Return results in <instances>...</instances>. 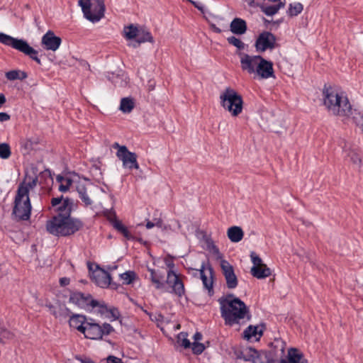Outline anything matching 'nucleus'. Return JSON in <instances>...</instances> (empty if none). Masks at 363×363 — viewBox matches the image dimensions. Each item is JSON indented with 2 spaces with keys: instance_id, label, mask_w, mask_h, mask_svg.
I'll list each match as a JSON object with an SVG mask.
<instances>
[{
  "instance_id": "de8ad7c7",
  "label": "nucleus",
  "mask_w": 363,
  "mask_h": 363,
  "mask_svg": "<svg viewBox=\"0 0 363 363\" xmlns=\"http://www.w3.org/2000/svg\"><path fill=\"white\" fill-rule=\"evenodd\" d=\"M112 147L118 150V151L116 152V156L118 158L128 150V148L126 146L120 145L118 143H113L112 145Z\"/></svg>"
},
{
  "instance_id": "423d86ee",
  "label": "nucleus",
  "mask_w": 363,
  "mask_h": 363,
  "mask_svg": "<svg viewBox=\"0 0 363 363\" xmlns=\"http://www.w3.org/2000/svg\"><path fill=\"white\" fill-rule=\"evenodd\" d=\"M220 106L228 111L232 116L236 117L240 114L243 108L242 96L235 89L227 87L220 96Z\"/></svg>"
},
{
  "instance_id": "c85d7f7f",
  "label": "nucleus",
  "mask_w": 363,
  "mask_h": 363,
  "mask_svg": "<svg viewBox=\"0 0 363 363\" xmlns=\"http://www.w3.org/2000/svg\"><path fill=\"white\" fill-rule=\"evenodd\" d=\"M260 326L262 327V329L258 331V326L249 325L243 333L244 337L247 340H250L253 337H256L257 334L259 337L262 336L263 329L265 328V325L264 324H261Z\"/></svg>"
},
{
  "instance_id": "7ed1b4c3",
  "label": "nucleus",
  "mask_w": 363,
  "mask_h": 363,
  "mask_svg": "<svg viewBox=\"0 0 363 363\" xmlns=\"http://www.w3.org/2000/svg\"><path fill=\"white\" fill-rule=\"evenodd\" d=\"M323 104L329 112L335 116H346L352 113V106L347 96L332 87L323 90Z\"/></svg>"
},
{
  "instance_id": "5fc2aeb1",
  "label": "nucleus",
  "mask_w": 363,
  "mask_h": 363,
  "mask_svg": "<svg viewBox=\"0 0 363 363\" xmlns=\"http://www.w3.org/2000/svg\"><path fill=\"white\" fill-rule=\"evenodd\" d=\"M76 359H77L78 361H79L81 363H94V361H92L90 358L89 357H82L80 356H77L76 357Z\"/></svg>"
},
{
  "instance_id": "4be33fe9",
  "label": "nucleus",
  "mask_w": 363,
  "mask_h": 363,
  "mask_svg": "<svg viewBox=\"0 0 363 363\" xmlns=\"http://www.w3.org/2000/svg\"><path fill=\"white\" fill-rule=\"evenodd\" d=\"M138 156L135 152H132L128 150L118 157L123 162V166L129 169H138L139 164L137 161Z\"/></svg>"
},
{
  "instance_id": "b1692460",
  "label": "nucleus",
  "mask_w": 363,
  "mask_h": 363,
  "mask_svg": "<svg viewBox=\"0 0 363 363\" xmlns=\"http://www.w3.org/2000/svg\"><path fill=\"white\" fill-rule=\"evenodd\" d=\"M46 306L49 308L50 312L57 318L65 319L71 314L69 309L62 304H58L57 306L47 304Z\"/></svg>"
},
{
  "instance_id": "052dcab7",
  "label": "nucleus",
  "mask_w": 363,
  "mask_h": 363,
  "mask_svg": "<svg viewBox=\"0 0 363 363\" xmlns=\"http://www.w3.org/2000/svg\"><path fill=\"white\" fill-rule=\"evenodd\" d=\"M61 286H67L69 284V279L63 277L60 279Z\"/></svg>"
},
{
  "instance_id": "412c9836",
  "label": "nucleus",
  "mask_w": 363,
  "mask_h": 363,
  "mask_svg": "<svg viewBox=\"0 0 363 363\" xmlns=\"http://www.w3.org/2000/svg\"><path fill=\"white\" fill-rule=\"evenodd\" d=\"M242 354L245 361H251L252 363H267L263 350L248 347Z\"/></svg>"
},
{
  "instance_id": "393cba45",
  "label": "nucleus",
  "mask_w": 363,
  "mask_h": 363,
  "mask_svg": "<svg viewBox=\"0 0 363 363\" xmlns=\"http://www.w3.org/2000/svg\"><path fill=\"white\" fill-rule=\"evenodd\" d=\"M69 323L70 327L76 328L81 333H83L84 330V326L86 324L87 320L85 315H78V314H72L69 315Z\"/></svg>"
},
{
  "instance_id": "bb28decb",
  "label": "nucleus",
  "mask_w": 363,
  "mask_h": 363,
  "mask_svg": "<svg viewBox=\"0 0 363 363\" xmlns=\"http://www.w3.org/2000/svg\"><path fill=\"white\" fill-rule=\"evenodd\" d=\"M250 273L254 277L262 279L271 275V269L264 264L259 267H252Z\"/></svg>"
},
{
  "instance_id": "72a5a7b5",
  "label": "nucleus",
  "mask_w": 363,
  "mask_h": 363,
  "mask_svg": "<svg viewBox=\"0 0 363 363\" xmlns=\"http://www.w3.org/2000/svg\"><path fill=\"white\" fill-rule=\"evenodd\" d=\"M125 37L127 39H133L136 36L140 35V31L134 25L131 24L124 28Z\"/></svg>"
},
{
  "instance_id": "864d4df0",
  "label": "nucleus",
  "mask_w": 363,
  "mask_h": 363,
  "mask_svg": "<svg viewBox=\"0 0 363 363\" xmlns=\"http://www.w3.org/2000/svg\"><path fill=\"white\" fill-rule=\"evenodd\" d=\"M11 116L5 112H0V122H5L9 121Z\"/></svg>"
},
{
  "instance_id": "f3484780",
  "label": "nucleus",
  "mask_w": 363,
  "mask_h": 363,
  "mask_svg": "<svg viewBox=\"0 0 363 363\" xmlns=\"http://www.w3.org/2000/svg\"><path fill=\"white\" fill-rule=\"evenodd\" d=\"M257 77L259 79H268L274 77L273 63L271 61L265 60L262 56L259 58L257 69L255 73V78Z\"/></svg>"
},
{
  "instance_id": "58836bf2",
  "label": "nucleus",
  "mask_w": 363,
  "mask_h": 363,
  "mask_svg": "<svg viewBox=\"0 0 363 363\" xmlns=\"http://www.w3.org/2000/svg\"><path fill=\"white\" fill-rule=\"evenodd\" d=\"M227 40L229 44L234 45L240 50H242L245 49V43L240 40L239 38L235 37V36H230L227 38Z\"/></svg>"
},
{
  "instance_id": "aec40b11",
  "label": "nucleus",
  "mask_w": 363,
  "mask_h": 363,
  "mask_svg": "<svg viewBox=\"0 0 363 363\" xmlns=\"http://www.w3.org/2000/svg\"><path fill=\"white\" fill-rule=\"evenodd\" d=\"M82 333L85 337L92 340H99L103 337L101 326L94 323L93 319H90V321L86 322Z\"/></svg>"
},
{
  "instance_id": "2f4dec72",
  "label": "nucleus",
  "mask_w": 363,
  "mask_h": 363,
  "mask_svg": "<svg viewBox=\"0 0 363 363\" xmlns=\"http://www.w3.org/2000/svg\"><path fill=\"white\" fill-rule=\"evenodd\" d=\"M27 77V73L21 70H11L6 73V77L10 81H13L16 79L23 80L26 79Z\"/></svg>"
},
{
  "instance_id": "f704fd0d",
  "label": "nucleus",
  "mask_w": 363,
  "mask_h": 363,
  "mask_svg": "<svg viewBox=\"0 0 363 363\" xmlns=\"http://www.w3.org/2000/svg\"><path fill=\"white\" fill-rule=\"evenodd\" d=\"M140 31L141 35H138L137 43L140 44L145 42H154L153 37L149 31L146 30L145 29H140Z\"/></svg>"
},
{
  "instance_id": "bf43d9fd",
  "label": "nucleus",
  "mask_w": 363,
  "mask_h": 363,
  "mask_svg": "<svg viewBox=\"0 0 363 363\" xmlns=\"http://www.w3.org/2000/svg\"><path fill=\"white\" fill-rule=\"evenodd\" d=\"M96 4L93 7L91 8V13L92 15H98L99 13V4L97 3H96Z\"/></svg>"
},
{
  "instance_id": "3c124183",
  "label": "nucleus",
  "mask_w": 363,
  "mask_h": 363,
  "mask_svg": "<svg viewBox=\"0 0 363 363\" xmlns=\"http://www.w3.org/2000/svg\"><path fill=\"white\" fill-rule=\"evenodd\" d=\"M353 121L356 123L357 125L359 126L363 131V115L359 113V116H353Z\"/></svg>"
},
{
  "instance_id": "20e7f679",
  "label": "nucleus",
  "mask_w": 363,
  "mask_h": 363,
  "mask_svg": "<svg viewBox=\"0 0 363 363\" xmlns=\"http://www.w3.org/2000/svg\"><path fill=\"white\" fill-rule=\"evenodd\" d=\"M150 273V280L155 285L156 289H162L167 283L172 289V292L178 296H182L185 293L184 286L179 278L174 271L169 269L167 273V280L164 282V272L160 270L148 269Z\"/></svg>"
},
{
  "instance_id": "0e129e2a",
  "label": "nucleus",
  "mask_w": 363,
  "mask_h": 363,
  "mask_svg": "<svg viewBox=\"0 0 363 363\" xmlns=\"http://www.w3.org/2000/svg\"><path fill=\"white\" fill-rule=\"evenodd\" d=\"M202 338V335L200 333H196L194 335V339L195 340V342L198 341V340H201Z\"/></svg>"
},
{
  "instance_id": "9d476101",
  "label": "nucleus",
  "mask_w": 363,
  "mask_h": 363,
  "mask_svg": "<svg viewBox=\"0 0 363 363\" xmlns=\"http://www.w3.org/2000/svg\"><path fill=\"white\" fill-rule=\"evenodd\" d=\"M276 40L277 38L274 34L264 31L258 35L255 47L259 52H263L267 50H273L277 46Z\"/></svg>"
},
{
  "instance_id": "a878e982",
  "label": "nucleus",
  "mask_w": 363,
  "mask_h": 363,
  "mask_svg": "<svg viewBox=\"0 0 363 363\" xmlns=\"http://www.w3.org/2000/svg\"><path fill=\"white\" fill-rule=\"evenodd\" d=\"M230 31L236 35H242L247 31V23L245 20L235 18H234L230 25Z\"/></svg>"
},
{
  "instance_id": "a18cd8bd",
  "label": "nucleus",
  "mask_w": 363,
  "mask_h": 363,
  "mask_svg": "<svg viewBox=\"0 0 363 363\" xmlns=\"http://www.w3.org/2000/svg\"><path fill=\"white\" fill-rule=\"evenodd\" d=\"M250 257L252 262L253 263L252 267H259L264 264L262 262V259L255 252H251Z\"/></svg>"
},
{
  "instance_id": "4c0bfd02",
  "label": "nucleus",
  "mask_w": 363,
  "mask_h": 363,
  "mask_svg": "<svg viewBox=\"0 0 363 363\" xmlns=\"http://www.w3.org/2000/svg\"><path fill=\"white\" fill-rule=\"evenodd\" d=\"M121 278L123 280V284H130L136 278V274L133 271H128L120 275Z\"/></svg>"
},
{
  "instance_id": "69168bd1",
  "label": "nucleus",
  "mask_w": 363,
  "mask_h": 363,
  "mask_svg": "<svg viewBox=\"0 0 363 363\" xmlns=\"http://www.w3.org/2000/svg\"><path fill=\"white\" fill-rule=\"evenodd\" d=\"M111 313L112 315V316L115 318H118V311L117 309H112L111 310Z\"/></svg>"
},
{
  "instance_id": "a211bd4d",
  "label": "nucleus",
  "mask_w": 363,
  "mask_h": 363,
  "mask_svg": "<svg viewBox=\"0 0 363 363\" xmlns=\"http://www.w3.org/2000/svg\"><path fill=\"white\" fill-rule=\"evenodd\" d=\"M62 43V39L55 35L54 32L48 30L41 39V44L46 50L56 51Z\"/></svg>"
},
{
  "instance_id": "473e14b6",
  "label": "nucleus",
  "mask_w": 363,
  "mask_h": 363,
  "mask_svg": "<svg viewBox=\"0 0 363 363\" xmlns=\"http://www.w3.org/2000/svg\"><path fill=\"white\" fill-rule=\"evenodd\" d=\"M134 108V101L130 98H123L121 101L120 110L125 113H128L132 111Z\"/></svg>"
},
{
  "instance_id": "774afa93",
  "label": "nucleus",
  "mask_w": 363,
  "mask_h": 363,
  "mask_svg": "<svg viewBox=\"0 0 363 363\" xmlns=\"http://www.w3.org/2000/svg\"><path fill=\"white\" fill-rule=\"evenodd\" d=\"M109 286L113 289H118V288L120 286V285L115 282L111 281V284L109 285Z\"/></svg>"
},
{
  "instance_id": "6ab92c4d",
  "label": "nucleus",
  "mask_w": 363,
  "mask_h": 363,
  "mask_svg": "<svg viewBox=\"0 0 363 363\" xmlns=\"http://www.w3.org/2000/svg\"><path fill=\"white\" fill-rule=\"evenodd\" d=\"M92 279L101 288H107L111 284V277L106 270L100 268L98 265L92 272Z\"/></svg>"
},
{
  "instance_id": "79ce46f5",
  "label": "nucleus",
  "mask_w": 363,
  "mask_h": 363,
  "mask_svg": "<svg viewBox=\"0 0 363 363\" xmlns=\"http://www.w3.org/2000/svg\"><path fill=\"white\" fill-rule=\"evenodd\" d=\"M347 157H350V161L352 163L358 164L360 167L362 160L356 152H354V150L349 151V152L347 153Z\"/></svg>"
},
{
  "instance_id": "1a4fd4ad",
  "label": "nucleus",
  "mask_w": 363,
  "mask_h": 363,
  "mask_svg": "<svg viewBox=\"0 0 363 363\" xmlns=\"http://www.w3.org/2000/svg\"><path fill=\"white\" fill-rule=\"evenodd\" d=\"M96 3L99 4V13L92 15L91 0H79V4L82 7L84 17L92 23L98 22L104 16L105 4L104 0H96Z\"/></svg>"
},
{
  "instance_id": "e433bc0d",
  "label": "nucleus",
  "mask_w": 363,
  "mask_h": 363,
  "mask_svg": "<svg viewBox=\"0 0 363 363\" xmlns=\"http://www.w3.org/2000/svg\"><path fill=\"white\" fill-rule=\"evenodd\" d=\"M14 338L15 334L6 328H4L0 337V342L6 343L9 341L13 340Z\"/></svg>"
},
{
  "instance_id": "0eeeda50",
  "label": "nucleus",
  "mask_w": 363,
  "mask_h": 363,
  "mask_svg": "<svg viewBox=\"0 0 363 363\" xmlns=\"http://www.w3.org/2000/svg\"><path fill=\"white\" fill-rule=\"evenodd\" d=\"M0 43L24 53L38 64L41 65V61L38 57V51L30 47L26 40L17 39L4 33H0Z\"/></svg>"
},
{
  "instance_id": "8fccbe9b",
  "label": "nucleus",
  "mask_w": 363,
  "mask_h": 363,
  "mask_svg": "<svg viewBox=\"0 0 363 363\" xmlns=\"http://www.w3.org/2000/svg\"><path fill=\"white\" fill-rule=\"evenodd\" d=\"M114 330L113 328L109 323H104L101 326V332L104 335H109Z\"/></svg>"
},
{
  "instance_id": "c03bdc74",
  "label": "nucleus",
  "mask_w": 363,
  "mask_h": 363,
  "mask_svg": "<svg viewBox=\"0 0 363 363\" xmlns=\"http://www.w3.org/2000/svg\"><path fill=\"white\" fill-rule=\"evenodd\" d=\"M192 352L195 354H201L205 350L203 344L194 342L191 344Z\"/></svg>"
},
{
  "instance_id": "2eb2a0df",
  "label": "nucleus",
  "mask_w": 363,
  "mask_h": 363,
  "mask_svg": "<svg viewBox=\"0 0 363 363\" xmlns=\"http://www.w3.org/2000/svg\"><path fill=\"white\" fill-rule=\"evenodd\" d=\"M220 268L225 277L227 287L231 289L236 288L238 281L234 272L233 267L228 261L222 259L220 262Z\"/></svg>"
},
{
  "instance_id": "f8f14e48",
  "label": "nucleus",
  "mask_w": 363,
  "mask_h": 363,
  "mask_svg": "<svg viewBox=\"0 0 363 363\" xmlns=\"http://www.w3.org/2000/svg\"><path fill=\"white\" fill-rule=\"evenodd\" d=\"M196 274L199 275V278L202 280L203 286L208 290L209 296H212L214 293L213 291V269L208 264L206 268L205 263H202L201 269L196 270Z\"/></svg>"
},
{
  "instance_id": "f257e3e1",
  "label": "nucleus",
  "mask_w": 363,
  "mask_h": 363,
  "mask_svg": "<svg viewBox=\"0 0 363 363\" xmlns=\"http://www.w3.org/2000/svg\"><path fill=\"white\" fill-rule=\"evenodd\" d=\"M72 206V199H63V203L57 208V214L46 222V230L49 233L57 237H67L83 228L84 223L81 220L71 217Z\"/></svg>"
},
{
  "instance_id": "e2e57ef3",
  "label": "nucleus",
  "mask_w": 363,
  "mask_h": 363,
  "mask_svg": "<svg viewBox=\"0 0 363 363\" xmlns=\"http://www.w3.org/2000/svg\"><path fill=\"white\" fill-rule=\"evenodd\" d=\"M154 224H155V226L161 228L162 225V220L160 218H156V219H155Z\"/></svg>"
},
{
  "instance_id": "37998d69",
  "label": "nucleus",
  "mask_w": 363,
  "mask_h": 363,
  "mask_svg": "<svg viewBox=\"0 0 363 363\" xmlns=\"http://www.w3.org/2000/svg\"><path fill=\"white\" fill-rule=\"evenodd\" d=\"M261 10L267 16H273L278 12L277 8H276L275 5L267 6H262L261 7Z\"/></svg>"
},
{
  "instance_id": "5701e85b",
  "label": "nucleus",
  "mask_w": 363,
  "mask_h": 363,
  "mask_svg": "<svg viewBox=\"0 0 363 363\" xmlns=\"http://www.w3.org/2000/svg\"><path fill=\"white\" fill-rule=\"evenodd\" d=\"M303 354L295 347H291L288 350L286 358H281L279 362H285V363H308L306 359L301 360Z\"/></svg>"
},
{
  "instance_id": "cd10ccee",
  "label": "nucleus",
  "mask_w": 363,
  "mask_h": 363,
  "mask_svg": "<svg viewBox=\"0 0 363 363\" xmlns=\"http://www.w3.org/2000/svg\"><path fill=\"white\" fill-rule=\"evenodd\" d=\"M227 235L233 242H238L243 238L244 232L239 226H232L228 229Z\"/></svg>"
},
{
  "instance_id": "13d9d810",
  "label": "nucleus",
  "mask_w": 363,
  "mask_h": 363,
  "mask_svg": "<svg viewBox=\"0 0 363 363\" xmlns=\"http://www.w3.org/2000/svg\"><path fill=\"white\" fill-rule=\"evenodd\" d=\"M235 298V296L233 294H227L225 296H222L218 299V302L220 304V301L222 299H226L228 301H233V298Z\"/></svg>"
},
{
  "instance_id": "49530a36",
  "label": "nucleus",
  "mask_w": 363,
  "mask_h": 363,
  "mask_svg": "<svg viewBox=\"0 0 363 363\" xmlns=\"http://www.w3.org/2000/svg\"><path fill=\"white\" fill-rule=\"evenodd\" d=\"M21 147L28 152L33 149L34 143L30 139H25L21 142Z\"/></svg>"
},
{
  "instance_id": "c756f323",
  "label": "nucleus",
  "mask_w": 363,
  "mask_h": 363,
  "mask_svg": "<svg viewBox=\"0 0 363 363\" xmlns=\"http://www.w3.org/2000/svg\"><path fill=\"white\" fill-rule=\"evenodd\" d=\"M57 181L60 182L59 186V191L62 192H66L70 187H74V181L69 177H64L61 175L57 177Z\"/></svg>"
},
{
  "instance_id": "ddd939ff",
  "label": "nucleus",
  "mask_w": 363,
  "mask_h": 363,
  "mask_svg": "<svg viewBox=\"0 0 363 363\" xmlns=\"http://www.w3.org/2000/svg\"><path fill=\"white\" fill-rule=\"evenodd\" d=\"M43 179H45V182L47 184H49V183H52L53 182L50 172L49 170H45L44 172L40 173L39 177H30V176L26 175L25 180L28 179V181H23V182L20 183L18 186H23L27 189L28 195H29L30 190L34 189L38 182L40 184H41V180Z\"/></svg>"
},
{
  "instance_id": "603ef678",
  "label": "nucleus",
  "mask_w": 363,
  "mask_h": 363,
  "mask_svg": "<svg viewBox=\"0 0 363 363\" xmlns=\"http://www.w3.org/2000/svg\"><path fill=\"white\" fill-rule=\"evenodd\" d=\"M107 363H124L122 359L113 355H109L106 358Z\"/></svg>"
},
{
  "instance_id": "c9c22d12",
  "label": "nucleus",
  "mask_w": 363,
  "mask_h": 363,
  "mask_svg": "<svg viewBox=\"0 0 363 363\" xmlns=\"http://www.w3.org/2000/svg\"><path fill=\"white\" fill-rule=\"evenodd\" d=\"M303 6L301 3L290 4L287 11L289 16H296L301 13Z\"/></svg>"
},
{
  "instance_id": "6e6552de",
  "label": "nucleus",
  "mask_w": 363,
  "mask_h": 363,
  "mask_svg": "<svg viewBox=\"0 0 363 363\" xmlns=\"http://www.w3.org/2000/svg\"><path fill=\"white\" fill-rule=\"evenodd\" d=\"M69 301L82 308H95L97 306L101 309L106 308L104 303H101L98 301L93 299L89 294L74 292L70 295Z\"/></svg>"
},
{
  "instance_id": "39448f33",
  "label": "nucleus",
  "mask_w": 363,
  "mask_h": 363,
  "mask_svg": "<svg viewBox=\"0 0 363 363\" xmlns=\"http://www.w3.org/2000/svg\"><path fill=\"white\" fill-rule=\"evenodd\" d=\"M32 206L27 189L18 186L14 198L12 216L16 221H27L30 220Z\"/></svg>"
},
{
  "instance_id": "4468645a",
  "label": "nucleus",
  "mask_w": 363,
  "mask_h": 363,
  "mask_svg": "<svg viewBox=\"0 0 363 363\" xmlns=\"http://www.w3.org/2000/svg\"><path fill=\"white\" fill-rule=\"evenodd\" d=\"M238 55L240 57L242 70L250 74H255L261 55H250L243 52H239Z\"/></svg>"
},
{
  "instance_id": "680f3d73",
  "label": "nucleus",
  "mask_w": 363,
  "mask_h": 363,
  "mask_svg": "<svg viewBox=\"0 0 363 363\" xmlns=\"http://www.w3.org/2000/svg\"><path fill=\"white\" fill-rule=\"evenodd\" d=\"M6 102V96L4 94H0V108Z\"/></svg>"
},
{
  "instance_id": "dca6fc26",
  "label": "nucleus",
  "mask_w": 363,
  "mask_h": 363,
  "mask_svg": "<svg viewBox=\"0 0 363 363\" xmlns=\"http://www.w3.org/2000/svg\"><path fill=\"white\" fill-rule=\"evenodd\" d=\"M91 184L88 182L78 181L74 183V188L85 206H91L93 203L91 199Z\"/></svg>"
},
{
  "instance_id": "ea45409f",
  "label": "nucleus",
  "mask_w": 363,
  "mask_h": 363,
  "mask_svg": "<svg viewBox=\"0 0 363 363\" xmlns=\"http://www.w3.org/2000/svg\"><path fill=\"white\" fill-rule=\"evenodd\" d=\"M11 152L9 144H0V157L2 159H8L11 156Z\"/></svg>"
},
{
  "instance_id": "9b49d317",
  "label": "nucleus",
  "mask_w": 363,
  "mask_h": 363,
  "mask_svg": "<svg viewBox=\"0 0 363 363\" xmlns=\"http://www.w3.org/2000/svg\"><path fill=\"white\" fill-rule=\"evenodd\" d=\"M269 350H263L267 363H274L279 357L283 358L285 353V342L281 340H275L271 342Z\"/></svg>"
},
{
  "instance_id": "09e8293b",
  "label": "nucleus",
  "mask_w": 363,
  "mask_h": 363,
  "mask_svg": "<svg viewBox=\"0 0 363 363\" xmlns=\"http://www.w3.org/2000/svg\"><path fill=\"white\" fill-rule=\"evenodd\" d=\"M207 245H208V250H211L212 252L215 255H217L218 257H220V253L219 249L217 247V246H216L214 245V243H213V242L212 240L208 241L207 242Z\"/></svg>"
},
{
  "instance_id": "a19ab883",
  "label": "nucleus",
  "mask_w": 363,
  "mask_h": 363,
  "mask_svg": "<svg viewBox=\"0 0 363 363\" xmlns=\"http://www.w3.org/2000/svg\"><path fill=\"white\" fill-rule=\"evenodd\" d=\"M177 342L184 348H189L191 345L190 341L186 338V334L181 333L177 337Z\"/></svg>"
},
{
  "instance_id": "f03ea898",
  "label": "nucleus",
  "mask_w": 363,
  "mask_h": 363,
  "mask_svg": "<svg viewBox=\"0 0 363 363\" xmlns=\"http://www.w3.org/2000/svg\"><path fill=\"white\" fill-rule=\"evenodd\" d=\"M220 308V315L225 325L231 327L235 325H240L252 318L249 308L239 298H234L230 301L222 299Z\"/></svg>"
},
{
  "instance_id": "4d7b16f0",
  "label": "nucleus",
  "mask_w": 363,
  "mask_h": 363,
  "mask_svg": "<svg viewBox=\"0 0 363 363\" xmlns=\"http://www.w3.org/2000/svg\"><path fill=\"white\" fill-rule=\"evenodd\" d=\"M190 3H191L196 9H198L201 11H203V6L196 1H192V0H187Z\"/></svg>"
},
{
  "instance_id": "6e6d98bb",
  "label": "nucleus",
  "mask_w": 363,
  "mask_h": 363,
  "mask_svg": "<svg viewBox=\"0 0 363 363\" xmlns=\"http://www.w3.org/2000/svg\"><path fill=\"white\" fill-rule=\"evenodd\" d=\"M63 199V196H60V197H57V198H52V200H51V204L52 206H56L57 205H59L62 200Z\"/></svg>"
},
{
  "instance_id": "7c9ffc66",
  "label": "nucleus",
  "mask_w": 363,
  "mask_h": 363,
  "mask_svg": "<svg viewBox=\"0 0 363 363\" xmlns=\"http://www.w3.org/2000/svg\"><path fill=\"white\" fill-rule=\"evenodd\" d=\"M113 227L127 240L135 239V238L130 233L128 228L120 220H115L113 223Z\"/></svg>"
},
{
  "instance_id": "338daca9",
  "label": "nucleus",
  "mask_w": 363,
  "mask_h": 363,
  "mask_svg": "<svg viewBox=\"0 0 363 363\" xmlns=\"http://www.w3.org/2000/svg\"><path fill=\"white\" fill-rule=\"evenodd\" d=\"M154 226H155L154 222L147 220V222L146 223V228L147 229H150V228H153Z\"/></svg>"
}]
</instances>
